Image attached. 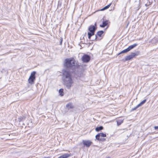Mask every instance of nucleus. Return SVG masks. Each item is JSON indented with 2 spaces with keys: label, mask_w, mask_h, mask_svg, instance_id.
<instances>
[{
  "label": "nucleus",
  "mask_w": 158,
  "mask_h": 158,
  "mask_svg": "<svg viewBox=\"0 0 158 158\" xmlns=\"http://www.w3.org/2000/svg\"><path fill=\"white\" fill-rule=\"evenodd\" d=\"M60 94L61 96H63L64 95L63 89H59V91Z\"/></svg>",
  "instance_id": "15"
},
{
  "label": "nucleus",
  "mask_w": 158,
  "mask_h": 158,
  "mask_svg": "<svg viewBox=\"0 0 158 158\" xmlns=\"http://www.w3.org/2000/svg\"><path fill=\"white\" fill-rule=\"evenodd\" d=\"M23 118H25L24 117H21L18 118L19 121V122L21 121Z\"/></svg>",
  "instance_id": "22"
},
{
  "label": "nucleus",
  "mask_w": 158,
  "mask_h": 158,
  "mask_svg": "<svg viewBox=\"0 0 158 158\" xmlns=\"http://www.w3.org/2000/svg\"><path fill=\"white\" fill-rule=\"evenodd\" d=\"M154 128L155 130H158V126H155Z\"/></svg>",
  "instance_id": "25"
},
{
  "label": "nucleus",
  "mask_w": 158,
  "mask_h": 158,
  "mask_svg": "<svg viewBox=\"0 0 158 158\" xmlns=\"http://www.w3.org/2000/svg\"><path fill=\"white\" fill-rule=\"evenodd\" d=\"M101 139L102 140V141H104L105 140V139H103V138H101Z\"/></svg>",
  "instance_id": "27"
},
{
  "label": "nucleus",
  "mask_w": 158,
  "mask_h": 158,
  "mask_svg": "<svg viewBox=\"0 0 158 158\" xmlns=\"http://www.w3.org/2000/svg\"><path fill=\"white\" fill-rule=\"evenodd\" d=\"M128 52L127 49L124 50L122 51H121L119 53H118V55H119L121 54L126 53L127 52Z\"/></svg>",
  "instance_id": "18"
},
{
  "label": "nucleus",
  "mask_w": 158,
  "mask_h": 158,
  "mask_svg": "<svg viewBox=\"0 0 158 158\" xmlns=\"http://www.w3.org/2000/svg\"><path fill=\"white\" fill-rule=\"evenodd\" d=\"M111 4L110 3L108 5L105 6L102 9H101V11L104 10H105L108 9L110 7V6H111Z\"/></svg>",
  "instance_id": "14"
},
{
  "label": "nucleus",
  "mask_w": 158,
  "mask_h": 158,
  "mask_svg": "<svg viewBox=\"0 0 158 158\" xmlns=\"http://www.w3.org/2000/svg\"><path fill=\"white\" fill-rule=\"evenodd\" d=\"M139 107V106H138V105L136 107L132 108L131 110V111L135 110Z\"/></svg>",
  "instance_id": "20"
},
{
  "label": "nucleus",
  "mask_w": 158,
  "mask_h": 158,
  "mask_svg": "<svg viewBox=\"0 0 158 158\" xmlns=\"http://www.w3.org/2000/svg\"><path fill=\"white\" fill-rule=\"evenodd\" d=\"M140 2L139 1H136L134 3V6L135 9L138 10L140 7Z\"/></svg>",
  "instance_id": "7"
},
{
  "label": "nucleus",
  "mask_w": 158,
  "mask_h": 158,
  "mask_svg": "<svg viewBox=\"0 0 158 158\" xmlns=\"http://www.w3.org/2000/svg\"><path fill=\"white\" fill-rule=\"evenodd\" d=\"M36 73L35 71H33L31 73L28 79V81L29 84H32L34 83V81L35 79V74Z\"/></svg>",
  "instance_id": "3"
},
{
  "label": "nucleus",
  "mask_w": 158,
  "mask_h": 158,
  "mask_svg": "<svg viewBox=\"0 0 158 158\" xmlns=\"http://www.w3.org/2000/svg\"><path fill=\"white\" fill-rule=\"evenodd\" d=\"M138 54H136L134 53H131L130 55L126 56L125 60L126 61L130 60L134 57L135 56H137Z\"/></svg>",
  "instance_id": "5"
},
{
  "label": "nucleus",
  "mask_w": 158,
  "mask_h": 158,
  "mask_svg": "<svg viewBox=\"0 0 158 158\" xmlns=\"http://www.w3.org/2000/svg\"><path fill=\"white\" fill-rule=\"evenodd\" d=\"M100 136L99 135V134H98L97 135H96L95 136L96 139L98 141H102L101 138H100Z\"/></svg>",
  "instance_id": "16"
},
{
  "label": "nucleus",
  "mask_w": 158,
  "mask_h": 158,
  "mask_svg": "<svg viewBox=\"0 0 158 158\" xmlns=\"http://www.w3.org/2000/svg\"><path fill=\"white\" fill-rule=\"evenodd\" d=\"M66 107L69 109H73V106L72 103H69L66 105Z\"/></svg>",
  "instance_id": "12"
},
{
  "label": "nucleus",
  "mask_w": 158,
  "mask_h": 158,
  "mask_svg": "<svg viewBox=\"0 0 158 158\" xmlns=\"http://www.w3.org/2000/svg\"><path fill=\"white\" fill-rule=\"evenodd\" d=\"M62 41H63V39H62V38H61L60 39V45H61L62 44Z\"/></svg>",
  "instance_id": "24"
},
{
  "label": "nucleus",
  "mask_w": 158,
  "mask_h": 158,
  "mask_svg": "<svg viewBox=\"0 0 158 158\" xmlns=\"http://www.w3.org/2000/svg\"><path fill=\"white\" fill-rule=\"evenodd\" d=\"M90 58L88 55L85 54L82 57V60L83 62L87 63L89 61Z\"/></svg>",
  "instance_id": "4"
},
{
  "label": "nucleus",
  "mask_w": 158,
  "mask_h": 158,
  "mask_svg": "<svg viewBox=\"0 0 158 158\" xmlns=\"http://www.w3.org/2000/svg\"><path fill=\"white\" fill-rule=\"evenodd\" d=\"M44 158H49V157Z\"/></svg>",
  "instance_id": "29"
},
{
  "label": "nucleus",
  "mask_w": 158,
  "mask_h": 158,
  "mask_svg": "<svg viewBox=\"0 0 158 158\" xmlns=\"http://www.w3.org/2000/svg\"><path fill=\"white\" fill-rule=\"evenodd\" d=\"M108 24V21L106 20L105 21H103L102 22V24L100 25V26L102 27H104L106 26Z\"/></svg>",
  "instance_id": "10"
},
{
  "label": "nucleus",
  "mask_w": 158,
  "mask_h": 158,
  "mask_svg": "<svg viewBox=\"0 0 158 158\" xmlns=\"http://www.w3.org/2000/svg\"><path fill=\"white\" fill-rule=\"evenodd\" d=\"M96 29L97 27L94 25H91L89 27L88 30L89 32L88 33V35L89 39H90L92 36L94 35Z\"/></svg>",
  "instance_id": "2"
},
{
  "label": "nucleus",
  "mask_w": 158,
  "mask_h": 158,
  "mask_svg": "<svg viewBox=\"0 0 158 158\" xmlns=\"http://www.w3.org/2000/svg\"><path fill=\"white\" fill-rule=\"evenodd\" d=\"M96 27V26H97V25H96V23H95L94 24V25Z\"/></svg>",
  "instance_id": "28"
},
{
  "label": "nucleus",
  "mask_w": 158,
  "mask_h": 158,
  "mask_svg": "<svg viewBox=\"0 0 158 158\" xmlns=\"http://www.w3.org/2000/svg\"><path fill=\"white\" fill-rule=\"evenodd\" d=\"M103 127L102 126H100L98 127H97L95 128V130L96 131L98 132L103 129Z\"/></svg>",
  "instance_id": "13"
},
{
  "label": "nucleus",
  "mask_w": 158,
  "mask_h": 158,
  "mask_svg": "<svg viewBox=\"0 0 158 158\" xmlns=\"http://www.w3.org/2000/svg\"><path fill=\"white\" fill-rule=\"evenodd\" d=\"M82 142L84 145L87 147H89L91 145L92 142L89 140H83Z\"/></svg>",
  "instance_id": "6"
},
{
  "label": "nucleus",
  "mask_w": 158,
  "mask_h": 158,
  "mask_svg": "<svg viewBox=\"0 0 158 158\" xmlns=\"http://www.w3.org/2000/svg\"><path fill=\"white\" fill-rule=\"evenodd\" d=\"M104 31H98L97 34L95 35V38L94 39L96 40L97 38V36H98L101 37V35L103 33Z\"/></svg>",
  "instance_id": "8"
},
{
  "label": "nucleus",
  "mask_w": 158,
  "mask_h": 158,
  "mask_svg": "<svg viewBox=\"0 0 158 158\" xmlns=\"http://www.w3.org/2000/svg\"><path fill=\"white\" fill-rule=\"evenodd\" d=\"M156 0H148L146 4H145V6H148L153 3L154 2H155Z\"/></svg>",
  "instance_id": "9"
},
{
  "label": "nucleus",
  "mask_w": 158,
  "mask_h": 158,
  "mask_svg": "<svg viewBox=\"0 0 158 158\" xmlns=\"http://www.w3.org/2000/svg\"><path fill=\"white\" fill-rule=\"evenodd\" d=\"M121 123H119L118 122H117V124L118 126L120 125L121 124Z\"/></svg>",
  "instance_id": "26"
},
{
  "label": "nucleus",
  "mask_w": 158,
  "mask_h": 158,
  "mask_svg": "<svg viewBox=\"0 0 158 158\" xmlns=\"http://www.w3.org/2000/svg\"><path fill=\"white\" fill-rule=\"evenodd\" d=\"M132 49V48H131L130 46H129V47L127 48V50L128 52H129Z\"/></svg>",
  "instance_id": "23"
},
{
  "label": "nucleus",
  "mask_w": 158,
  "mask_h": 158,
  "mask_svg": "<svg viewBox=\"0 0 158 158\" xmlns=\"http://www.w3.org/2000/svg\"><path fill=\"white\" fill-rule=\"evenodd\" d=\"M137 45V44H133V45H131V48L133 49Z\"/></svg>",
  "instance_id": "21"
},
{
  "label": "nucleus",
  "mask_w": 158,
  "mask_h": 158,
  "mask_svg": "<svg viewBox=\"0 0 158 158\" xmlns=\"http://www.w3.org/2000/svg\"><path fill=\"white\" fill-rule=\"evenodd\" d=\"M146 99H144L143 100L138 104V106H141L146 102Z\"/></svg>",
  "instance_id": "17"
},
{
  "label": "nucleus",
  "mask_w": 158,
  "mask_h": 158,
  "mask_svg": "<svg viewBox=\"0 0 158 158\" xmlns=\"http://www.w3.org/2000/svg\"><path fill=\"white\" fill-rule=\"evenodd\" d=\"M77 63L73 58H67L65 59L64 66L70 71L64 70L63 71L62 80L63 84L68 89H70L73 83V81L72 78L70 70H73L75 68Z\"/></svg>",
  "instance_id": "1"
},
{
  "label": "nucleus",
  "mask_w": 158,
  "mask_h": 158,
  "mask_svg": "<svg viewBox=\"0 0 158 158\" xmlns=\"http://www.w3.org/2000/svg\"><path fill=\"white\" fill-rule=\"evenodd\" d=\"M70 156V155L69 154L66 153L60 156L58 158H67L69 157Z\"/></svg>",
  "instance_id": "11"
},
{
  "label": "nucleus",
  "mask_w": 158,
  "mask_h": 158,
  "mask_svg": "<svg viewBox=\"0 0 158 158\" xmlns=\"http://www.w3.org/2000/svg\"><path fill=\"white\" fill-rule=\"evenodd\" d=\"M99 134L100 136L102 137H105L106 136V135L103 133H99Z\"/></svg>",
  "instance_id": "19"
}]
</instances>
